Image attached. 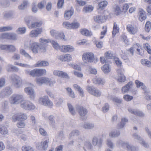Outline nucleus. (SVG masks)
I'll return each mask as SVG.
<instances>
[{
    "instance_id": "nucleus-1",
    "label": "nucleus",
    "mask_w": 151,
    "mask_h": 151,
    "mask_svg": "<svg viewBox=\"0 0 151 151\" xmlns=\"http://www.w3.org/2000/svg\"><path fill=\"white\" fill-rule=\"evenodd\" d=\"M9 77L12 84L15 88H19L22 86V81L19 76L15 74H13Z\"/></svg>"
},
{
    "instance_id": "nucleus-2",
    "label": "nucleus",
    "mask_w": 151,
    "mask_h": 151,
    "mask_svg": "<svg viewBox=\"0 0 151 151\" xmlns=\"http://www.w3.org/2000/svg\"><path fill=\"white\" fill-rule=\"evenodd\" d=\"M83 59L84 61L87 63H95L98 61V58L94 57L93 54L91 52L84 53Z\"/></svg>"
},
{
    "instance_id": "nucleus-3",
    "label": "nucleus",
    "mask_w": 151,
    "mask_h": 151,
    "mask_svg": "<svg viewBox=\"0 0 151 151\" xmlns=\"http://www.w3.org/2000/svg\"><path fill=\"white\" fill-rule=\"evenodd\" d=\"M21 107L28 111H32L35 109V106L33 104L27 100H23L20 103Z\"/></svg>"
},
{
    "instance_id": "nucleus-4",
    "label": "nucleus",
    "mask_w": 151,
    "mask_h": 151,
    "mask_svg": "<svg viewBox=\"0 0 151 151\" xmlns=\"http://www.w3.org/2000/svg\"><path fill=\"white\" fill-rule=\"evenodd\" d=\"M23 96L22 95L14 93L13 94L11 97L10 99V102L12 104H17L23 101Z\"/></svg>"
},
{
    "instance_id": "nucleus-5",
    "label": "nucleus",
    "mask_w": 151,
    "mask_h": 151,
    "mask_svg": "<svg viewBox=\"0 0 151 151\" xmlns=\"http://www.w3.org/2000/svg\"><path fill=\"white\" fill-rule=\"evenodd\" d=\"M135 83L137 88H139L141 87L142 89H143L144 91H145L144 95H145V99L147 100H151V95H149L147 94L149 93V91L146 90V87L145 85H144L143 83L137 80L135 81Z\"/></svg>"
},
{
    "instance_id": "nucleus-6",
    "label": "nucleus",
    "mask_w": 151,
    "mask_h": 151,
    "mask_svg": "<svg viewBox=\"0 0 151 151\" xmlns=\"http://www.w3.org/2000/svg\"><path fill=\"white\" fill-rule=\"evenodd\" d=\"M39 102L41 105L48 106L50 108H51L53 106V103L46 96L40 98L39 100Z\"/></svg>"
},
{
    "instance_id": "nucleus-7",
    "label": "nucleus",
    "mask_w": 151,
    "mask_h": 151,
    "mask_svg": "<svg viewBox=\"0 0 151 151\" xmlns=\"http://www.w3.org/2000/svg\"><path fill=\"white\" fill-rule=\"evenodd\" d=\"M86 89L90 93L94 96L99 97L101 95V92L93 86H87Z\"/></svg>"
},
{
    "instance_id": "nucleus-8",
    "label": "nucleus",
    "mask_w": 151,
    "mask_h": 151,
    "mask_svg": "<svg viewBox=\"0 0 151 151\" xmlns=\"http://www.w3.org/2000/svg\"><path fill=\"white\" fill-rule=\"evenodd\" d=\"M76 109L79 115L81 116V119L83 121H86V118L84 117L86 115L88 112L87 110L81 106H77Z\"/></svg>"
},
{
    "instance_id": "nucleus-9",
    "label": "nucleus",
    "mask_w": 151,
    "mask_h": 151,
    "mask_svg": "<svg viewBox=\"0 0 151 151\" xmlns=\"http://www.w3.org/2000/svg\"><path fill=\"white\" fill-rule=\"evenodd\" d=\"M0 50H4L10 52H14L16 50L15 46L13 45H0Z\"/></svg>"
},
{
    "instance_id": "nucleus-10",
    "label": "nucleus",
    "mask_w": 151,
    "mask_h": 151,
    "mask_svg": "<svg viewBox=\"0 0 151 151\" xmlns=\"http://www.w3.org/2000/svg\"><path fill=\"white\" fill-rule=\"evenodd\" d=\"M49 139L46 138L37 146L38 149L40 150H45L47 148Z\"/></svg>"
},
{
    "instance_id": "nucleus-11",
    "label": "nucleus",
    "mask_w": 151,
    "mask_h": 151,
    "mask_svg": "<svg viewBox=\"0 0 151 151\" xmlns=\"http://www.w3.org/2000/svg\"><path fill=\"white\" fill-rule=\"evenodd\" d=\"M25 92L29 95V98L31 100H34L35 98V93L33 88L31 87H28L24 88Z\"/></svg>"
},
{
    "instance_id": "nucleus-12",
    "label": "nucleus",
    "mask_w": 151,
    "mask_h": 151,
    "mask_svg": "<svg viewBox=\"0 0 151 151\" xmlns=\"http://www.w3.org/2000/svg\"><path fill=\"white\" fill-rule=\"evenodd\" d=\"M27 118L26 114L25 113H20L14 115L12 118V120L15 122L17 120H26Z\"/></svg>"
},
{
    "instance_id": "nucleus-13",
    "label": "nucleus",
    "mask_w": 151,
    "mask_h": 151,
    "mask_svg": "<svg viewBox=\"0 0 151 151\" xmlns=\"http://www.w3.org/2000/svg\"><path fill=\"white\" fill-rule=\"evenodd\" d=\"M51 35L56 39L63 38L64 39L65 35L63 33H59L56 30L52 29L50 31Z\"/></svg>"
},
{
    "instance_id": "nucleus-14",
    "label": "nucleus",
    "mask_w": 151,
    "mask_h": 151,
    "mask_svg": "<svg viewBox=\"0 0 151 151\" xmlns=\"http://www.w3.org/2000/svg\"><path fill=\"white\" fill-rule=\"evenodd\" d=\"M12 93V88L9 87H6L1 91L0 93V96L1 97H3L10 95Z\"/></svg>"
},
{
    "instance_id": "nucleus-15",
    "label": "nucleus",
    "mask_w": 151,
    "mask_h": 151,
    "mask_svg": "<svg viewBox=\"0 0 151 151\" xmlns=\"http://www.w3.org/2000/svg\"><path fill=\"white\" fill-rule=\"evenodd\" d=\"M42 31V29L40 28L35 30L31 31L29 34V36L31 37H37L38 35L41 34Z\"/></svg>"
},
{
    "instance_id": "nucleus-16",
    "label": "nucleus",
    "mask_w": 151,
    "mask_h": 151,
    "mask_svg": "<svg viewBox=\"0 0 151 151\" xmlns=\"http://www.w3.org/2000/svg\"><path fill=\"white\" fill-rule=\"evenodd\" d=\"M74 13V9L71 7L70 10L66 11L65 12L64 17L66 20L69 19Z\"/></svg>"
},
{
    "instance_id": "nucleus-17",
    "label": "nucleus",
    "mask_w": 151,
    "mask_h": 151,
    "mask_svg": "<svg viewBox=\"0 0 151 151\" xmlns=\"http://www.w3.org/2000/svg\"><path fill=\"white\" fill-rule=\"evenodd\" d=\"M102 139L99 138L97 137H93L92 139V144L94 146L97 145L99 147H100L102 144Z\"/></svg>"
},
{
    "instance_id": "nucleus-18",
    "label": "nucleus",
    "mask_w": 151,
    "mask_h": 151,
    "mask_svg": "<svg viewBox=\"0 0 151 151\" xmlns=\"http://www.w3.org/2000/svg\"><path fill=\"white\" fill-rule=\"evenodd\" d=\"M49 78L46 77H40L36 78V81L39 85H41L43 84L47 83V82L49 81Z\"/></svg>"
},
{
    "instance_id": "nucleus-19",
    "label": "nucleus",
    "mask_w": 151,
    "mask_h": 151,
    "mask_svg": "<svg viewBox=\"0 0 151 151\" xmlns=\"http://www.w3.org/2000/svg\"><path fill=\"white\" fill-rule=\"evenodd\" d=\"M132 82L130 81L128 82L125 86L122 87V92L123 93H125L128 92L129 89L132 88Z\"/></svg>"
},
{
    "instance_id": "nucleus-20",
    "label": "nucleus",
    "mask_w": 151,
    "mask_h": 151,
    "mask_svg": "<svg viewBox=\"0 0 151 151\" xmlns=\"http://www.w3.org/2000/svg\"><path fill=\"white\" fill-rule=\"evenodd\" d=\"M107 17L104 16V17L100 15L96 16L94 17V20L97 23H100L104 22Z\"/></svg>"
},
{
    "instance_id": "nucleus-21",
    "label": "nucleus",
    "mask_w": 151,
    "mask_h": 151,
    "mask_svg": "<svg viewBox=\"0 0 151 151\" xmlns=\"http://www.w3.org/2000/svg\"><path fill=\"white\" fill-rule=\"evenodd\" d=\"M128 110L130 113L135 115L141 116L143 115L142 113L138 110L129 108L128 109Z\"/></svg>"
},
{
    "instance_id": "nucleus-22",
    "label": "nucleus",
    "mask_w": 151,
    "mask_h": 151,
    "mask_svg": "<svg viewBox=\"0 0 151 151\" xmlns=\"http://www.w3.org/2000/svg\"><path fill=\"white\" fill-rule=\"evenodd\" d=\"M127 31L131 34H134L137 32V29L134 28V26L131 24L127 25Z\"/></svg>"
},
{
    "instance_id": "nucleus-23",
    "label": "nucleus",
    "mask_w": 151,
    "mask_h": 151,
    "mask_svg": "<svg viewBox=\"0 0 151 151\" xmlns=\"http://www.w3.org/2000/svg\"><path fill=\"white\" fill-rule=\"evenodd\" d=\"M73 88L76 91H78L81 97H83L84 95V92L82 88L77 84H74L73 85Z\"/></svg>"
},
{
    "instance_id": "nucleus-24",
    "label": "nucleus",
    "mask_w": 151,
    "mask_h": 151,
    "mask_svg": "<svg viewBox=\"0 0 151 151\" xmlns=\"http://www.w3.org/2000/svg\"><path fill=\"white\" fill-rule=\"evenodd\" d=\"M49 63L45 60L39 61L35 65V67H45L48 66Z\"/></svg>"
},
{
    "instance_id": "nucleus-25",
    "label": "nucleus",
    "mask_w": 151,
    "mask_h": 151,
    "mask_svg": "<svg viewBox=\"0 0 151 151\" xmlns=\"http://www.w3.org/2000/svg\"><path fill=\"white\" fill-rule=\"evenodd\" d=\"M93 81L94 83L99 85H103L105 82L104 79L100 78H95L93 79Z\"/></svg>"
},
{
    "instance_id": "nucleus-26",
    "label": "nucleus",
    "mask_w": 151,
    "mask_h": 151,
    "mask_svg": "<svg viewBox=\"0 0 151 151\" xmlns=\"http://www.w3.org/2000/svg\"><path fill=\"white\" fill-rule=\"evenodd\" d=\"M39 46V45L38 43L34 42L31 45L30 48L33 53H36L38 52L37 49Z\"/></svg>"
},
{
    "instance_id": "nucleus-27",
    "label": "nucleus",
    "mask_w": 151,
    "mask_h": 151,
    "mask_svg": "<svg viewBox=\"0 0 151 151\" xmlns=\"http://www.w3.org/2000/svg\"><path fill=\"white\" fill-rule=\"evenodd\" d=\"M146 18L145 12L142 9H140L139 14V19L141 22L145 20Z\"/></svg>"
},
{
    "instance_id": "nucleus-28",
    "label": "nucleus",
    "mask_w": 151,
    "mask_h": 151,
    "mask_svg": "<svg viewBox=\"0 0 151 151\" xmlns=\"http://www.w3.org/2000/svg\"><path fill=\"white\" fill-rule=\"evenodd\" d=\"M121 133L119 130H114L111 132L109 134V136L111 137H119L120 134Z\"/></svg>"
},
{
    "instance_id": "nucleus-29",
    "label": "nucleus",
    "mask_w": 151,
    "mask_h": 151,
    "mask_svg": "<svg viewBox=\"0 0 151 151\" xmlns=\"http://www.w3.org/2000/svg\"><path fill=\"white\" fill-rule=\"evenodd\" d=\"M59 59L63 61H65L71 60L72 58L70 55H60L59 57Z\"/></svg>"
},
{
    "instance_id": "nucleus-30",
    "label": "nucleus",
    "mask_w": 151,
    "mask_h": 151,
    "mask_svg": "<svg viewBox=\"0 0 151 151\" xmlns=\"http://www.w3.org/2000/svg\"><path fill=\"white\" fill-rule=\"evenodd\" d=\"M25 21L27 24L29 28L30 26H31V24L33 20V18L32 16H29L26 17L24 18Z\"/></svg>"
},
{
    "instance_id": "nucleus-31",
    "label": "nucleus",
    "mask_w": 151,
    "mask_h": 151,
    "mask_svg": "<svg viewBox=\"0 0 151 151\" xmlns=\"http://www.w3.org/2000/svg\"><path fill=\"white\" fill-rule=\"evenodd\" d=\"M63 101V98L58 97L55 99L54 103L56 106L59 107L61 105Z\"/></svg>"
},
{
    "instance_id": "nucleus-32",
    "label": "nucleus",
    "mask_w": 151,
    "mask_h": 151,
    "mask_svg": "<svg viewBox=\"0 0 151 151\" xmlns=\"http://www.w3.org/2000/svg\"><path fill=\"white\" fill-rule=\"evenodd\" d=\"M128 122V120L126 118H122L119 124L118 125L117 127L118 128L122 129L124 127L125 124Z\"/></svg>"
},
{
    "instance_id": "nucleus-33",
    "label": "nucleus",
    "mask_w": 151,
    "mask_h": 151,
    "mask_svg": "<svg viewBox=\"0 0 151 151\" xmlns=\"http://www.w3.org/2000/svg\"><path fill=\"white\" fill-rule=\"evenodd\" d=\"M94 127V124L91 123H85L83 125L82 127L86 129H91Z\"/></svg>"
},
{
    "instance_id": "nucleus-34",
    "label": "nucleus",
    "mask_w": 151,
    "mask_h": 151,
    "mask_svg": "<svg viewBox=\"0 0 151 151\" xmlns=\"http://www.w3.org/2000/svg\"><path fill=\"white\" fill-rule=\"evenodd\" d=\"M54 119V116L53 115H51L48 116L47 119L49 121V124L53 127H54L55 123Z\"/></svg>"
},
{
    "instance_id": "nucleus-35",
    "label": "nucleus",
    "mask_w": 151,
    "mask_h": 151,
    "mask_svg": "<svg viewBox=\"0 0 151 151\" xmlns=\"http://www.w3.org/2000/svg\"><path fill=\"white\" fill-rule=\"evenodd\" d=\"M102 70L105 73H108L111 70V67L108 64H106L103 65Z\"/></svg>"
},
{
    "instance_id": "nucleus-36",
    "label": "nucleus",
    "mask_w": 151,
    "mask_h": 151,
    "mask_svg": "<svg viewBox=\"0 0 151 151\" xmlns=\"http://www.w3.org/2000/svg\"><path fill=\"white\" fill-rule=\"evenodd\" d=\"M37 76H40L45 74L46 71L45 69H36Z\"/></svg>"
},
{
    "instance_id": "nucleus-37",
    "label": "nucleus",
    "mask_w": 151,
    "mask_h": 151,
    "mask_svg": "<svg viewBox=\"0 0 151 151\" xmlns=\"http://www.w3.org/2000/svg\"><path fill=\"white\" fill-rule=\"evenodd\" d=\"M93 8L91 5H89L85 6L82 11L85 13H87L92 12L93 10Z\"/></svg>"
},
{
    "instance_id": "nucleus-38",
    "label": "nucleus",
    "mask_w": 151,
    "mask_h": 151,
    "mask_svg": "<svg viewBox=\"0 0 151 151\" xmlns=\"http://www.w3.org/2000/svg\"><path fill=\"white\" fill-rule=\"evenodd\" d=\"M81 33L86 36H90L92 35L91 32L86 29H83L81 30Z\"/></svg>"
},
{
    "instance_id": "nucleus-39",
    "label": "nucleus",
    "mask_w": 151,
    "mask_h": 151,
    "mask_svg": "<svg viewBox=\"0 0 151 151\" xmlns=\"http://www.w3.org/2000/svg\"><path fill=\"white\" fill-rule=\"evenodd\" d=\"M18 38L17 35L14 33H9V38L8 39L16 40Z\"/></svg>"
},
{
    "instance_id": "nucleus-40",
    "label": "nucleus",
    "mask_w": 151,
    "mask_h": 151,
    "mask_svg": "<svg viewBox=\"0 0 151 151\" xmlns=\"http://www.w3.org/2000/svg\"><path fill=\"white\" fill-rule=\"evenodd\" d=\"M79 131L76 129L72 130L69 134L70 139L72 137L77 136L79 134Z\"/></svg>"
},
{
    "instance_id": "nucleus-41",
    "label": "nucleus",
    "mask_w": 151,
    "mask_h": 151,
    "mask_svg": "<svg viewBox=\"0 0 151 151\" xmlns=\"http://www.w3.org/2000/svg\"><path fill=\"white\" fill-rule=\"evenodd\" d=\"M26 30L25 27H19L16 30V32L18 34H23L25 33Z\"/></svg>"
},
{
    "instance_id": "nucleus-42",
    "label": "nucleus",
    "mask_w": 151,
    "mask_h": 151,
    "mask_svg": "<svg viewBox=\"0 0 151 151\" xmlns=\"http://www.w3.org/2000/svg\"><path fill=\"white\" fill-rule=\"evenodd\" d=\"M113 9L115 14L117 15L120 14L121 10L118 5H114L113 6Z\"/></svg>"
},
{
    "instance_id": "nucleus-43",
    "label": "nucleus",
    "mask_w": 151,
    "mask_h": 151,
    "mask_svg": "<svg viewBox=\"0 0 151 151\" xmlns=\"http://www.w3.org/2000/svg\"><path fill=\"white\" fill-rule=\"evenodd\" d=\"M46 3V0H43L38 4L37 7L39 9H42L44 8Z\"/></svg>"
},
{
    "instance_id": "nucleus-44",
    "label": "nucleus",
    "mask_w": 151,
    "mask_h": 151,
    "mask_svg": "<svg viewBox=\"0 0 151 151\" xmlns=\"http://www.w3.org/2000/svg\"><path fill=\"white\" fill-rule=\"evenodd\" d=\"M42 22H37L34 23H32L31 24V26L29 27L30 29L36 28L38 27H40L42 24Z\"/></svg>"
},
{
    "instance_id": "nucleus-45",
    "label": "nucleus",
    "mask_w": 151,
    "mask_h": 151,
    "mask_svg": "<svg viewBox=\"0 0 151 151\" xmlns=\"http://www.w3.org/2000/svg\"><path fill=\"white\" fill-rule=\"evenodd\" d=\"M8 132L6 127L2 125H0V133L2 134H6Z\"/></svg>"
},
{
    "instance_id": "nucleus-46",
    "label": "nucleus",
    "mask_w": 151,
    "mask_h": 151,
    "mask_svg": "<svg viewBox=\"0 0 151 151\" xmlns=\"http://www.w3.org/2000/svg\"><path fill=\"white\" fill-rule=\"evenodd\" d=\"M12 29L13 27L11 26L2 27H0V32L10 31Z\"/></svg>"
},
{
    "instance_id": "nucleus-47",
    "label": "nucleus",
    "mask_w": 151,
    "mask_h": 151,
    "mask_svg": "<svg viewBox=\"0 0 151 151\" xmlns=\"http://www.w3.org/2000/svg\"><path fill=\"white\" fill-rule=\"evenodd\" d=\"M8 102L7 101H5L2 104V110L5 112L8 109Z\"/></svg>"
},
{
    "instance_id": "nucleus-48",
    "label": "nucleus",
    "mask_w": 151,
    "mask_h": 151,
    "mask_svg": "<svg viewBox=\"0 0 151 151\" xmlns=\"http://www.w3.org/2000/svg\"><path fill=\"white\" fill-rule=\"evenodd\" d=\"M50 42L52 45L53 47L56 50H58L60 49V47L57 42H56L54 40L50 41Z\"/></svg>"
},
{
    "instance_id": "nucleus-49",
    "label": "nucleus",
    "mask_w": 151,
    "mask_h": 151,
    "mask_svg": "<svg viewBox=\"0 0 151 151\" xmlns=\"http://www.w3.org/2000/svg\"><path fill=\"white\" fill-rule=\"evenodd\" d=\"M68 106L70 113L73 115H75L76 112L73 106L70 104L68 103Z\"/></svg>"
},
{
    "instance_id": "nucleus-50",
    "label": "nucleus",
    "mask_w": 151,
    "mask_h": 151,
    "mask_svg": "<svg viewBox=\"0 0 151 151\" xmlns=\"http://www.w3.org/2000/svg\"><path fill=\"white\" fill-rule=\"evenodd\" d=\"M139 148L138 147L130 145L127 150L128 151H138Z\"/></svg>"
},
{
    "instance_id": "nucleus-51",
    "label": "nucleus",
    "mask_w": 151,
    "mask_h": 151,
    "mask_svg": "<svg viewBox=\"0 0 151 151\" xmlns=\"http://www.w3.org/2000/svg\"><path fill=\"white\" fill-rule=\"evenodd\" d=\"M107 2L106 1H104L100 2L99 4V8L103 9L107 5Z\"/></svg>"
},
{
    "instance_id": "nucleus-52",
    "label": "nucleus",
    "mask_w": 151,
    "mask_h": 151,
    "mask_svg": "<svg viewBox=\"0 0 151 151\" xmlns=\"http://www.w3.org/2000/svg\"><path fill=\"white\" fill-rule=\"evenodd\" d=\"M132 137L134 139L138 141L139 142L141 141V140H142V139L137 133H134L132 135Z\"/></svg>"
},
{
    "instance_id": "nucleus-53",
    "label": "nucleus",
    "mask_w": 151,
    "mask_h": 151,
    "mask_svg": "<svg viewBox=\"0 0 151 151\" xmlns=\"http://www.w3.org/2000/svg\"><path fill=\"white\" fill-rule=\"evenodd\" d=\"M20 52L21 54L27 58L30 59H32L31 56L28 53L26 52L24 50L21 49L20 50Z\"/></svg>"
},
{
    "instance_id": "nucleus-54",
    "label": "nucleus",
    "mask_w": 151,
    "mask_h": 151,
    "mask_svg": "<svg viewBox=\"0 0 151 151\" xmlns=\"http://www.w3.org/2000/svg\"><path fill=\"white\" fill-rule=\"evenodd\" d=\"M114 26L113 27L112 35H115L119 31V28L117 27V25L116 22L114 23Z\"/></svg>"
},
{
    "instance_id": "nucleus-55",
    "label": "nucleus",
    "mask_w": 151,
    "mask_h": 151,
    "mask_svg": "<svg viewBox=\"0 0 151 151\" xmlns=\"http://www.w3.org/2000/svg\"><path fill=\"white\" fill-rule=\"evenodd\" d=\"M151 28V23L150 22H147L145 25V30L147 32H149Z\"/></svg>"
},
{
    "instance_id": "nucleus-56",
    "label": "nucleus",
    "mask_w": 151,
    "mask_h": 151,
    "mask_svg": "<svg viewBox=\"0 0 151 151\" xmlns=\"http://www.w3.org/2000/svg\"><path fill=\"white\" fill-rule=\"evenodd\" d=\"M80 26V24L78 22H74L71 23V29H78Z\"/></svg>"
},
{
    "instance_id": "nucleus-57",
    "label": "nucleus",
    "mask_w": 151,
    "mask_h": 151,
    "mask_svg": "<svg viewBox=\"0 0 151 151\" xmlns=\"http://www.w3.org/2000/svg\"><path fill=\"white\" fill-rule=\"evenodd\" d=\"M14 15L13 13L12 12L5 13L4 14V18L7 19L11 18Z\"/></svg>"
},
{
    "instance_id": "nucleus-58",
    "label": "nucleus",
    "mask_w": 151,
    "mask_h": 151,
    "mask_svg": "<svg viewBox=\"0 0 151 151\" xmlns=\"http://www.w3.org/2000/svg\"><path fill=\"white\" fill-rule=\"evenodd\" d=\"M64 0H58L57 6L58 9L62 8L64 5Z\"/></svg>"
},
{
    "instance_id": "nucleus-59",
    "label": "nucleus",
    "mask_w": 151,
    "mask_h": 151,
    "mask_svg": "<svg viewBox=\"0 0 151 151\" xmlns=\"http://www.w3.org/2000/svg\"><path fill=\"white\" fill-rule=\"evenodd\" d=\"M27 1H24L23 3L18 6L19 9L23 10L27 7Z\"/></svg>"
},
{
    "instance_id": "nucleus-60",
    "label": "nucleus",
    "mask_w": 151,
    "mask_h": 151,
    "mask_svg": "<svg viewBox=\"0 0 151 151\" xmlns=\"http://www.w3.org/2000/svg\"><path fill=\"white\" fill-rule=\"evenodd\" d=\"M126 80V78L123 75L118 76V81L120 82H124Z\"/></svg>"
},
{
    "instance_id": "nucleus-61",
    "label": "nucleus",
    "mask_w": 151,
    "mask_h": 151,
    "mask_svg": "<svg viewBox=\"0 0 151 151\" xmlns=\"http://www.w3.org/2000/svg\"><path fill=\"white\" fill-rule=\"evenodd\" d=\"M139 142L141 145L145 148H148L149 147L148 144L146 142L143 138L142 139V140H141V141Z\"/></svg>"
},
{
    "instance_id": "nucleus-62",
    "label": "nucleus",
    "mask_w": 151,
    "mask_h": 151,
    "mask_svg": "<svg viewBox=\"0 0 151 151\" xmlns=\"http://www.w3.org/2000/svg\"><path fill=\"white\" fill-rule=\"evenodd\" d=\"M60 77L66 78L67 79H69L70 77L66 73L61 71L60 74Z\"/></svg>"
},
{
    "instance_id": "nucleus-63",
    "label": "nucleus",
    "mask_w": 151,
    "mask_h": 151,
    "mask_svg": "<svg viewBox=\"0 0 151 151\" xmlns=\"http://www.w3.org/2000/svg\"><path fill=\"white\" fill-rule=\"evenodd\" d=\"M86 147L87 149H91L92 147V146L91 143L89 142H86L84 143V147H83V148L85 150H86L85 149V148Z\"/></svg>"
},
{
    "instance_id": "nucleus-64",
    "label": "nucleus",
    "mask_w": 151,
    "mask_h": 151,
    "mask_svg": "<svg viewBox=\"0 0 151 151\" xmlns=\"http://www.w3.org/2000/svg\"><path fill=\"white\" fill-rule=\"evenodd\" d=\"M105 57L107 59H110L113 58V54L111 52L108 51L105 53Z\"/></svg>"
}]
</instances>
